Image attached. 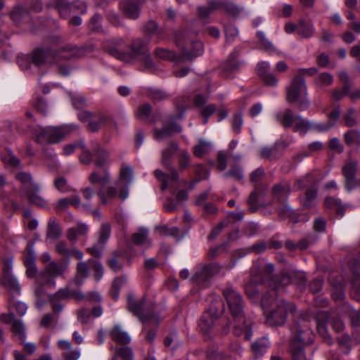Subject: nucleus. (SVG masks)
<instances>
[{"instance_id":"obj_18","label":"nucleus","mask_w":360,"mask_h":360,"mask_svg":"<svg viewBox=\"0 0 360 360\" xmlns=\"http://www.w3.org/2000/svg\"><path fill=\"white\" fill-rule=\"evenodd\" d=\"M77 127L72 124H65L59 127H48L49 133V144H55L61 141L65 137L70 134Z\"/></svg>"},{"instance_id":"obj_28","label":"nucleus","mask_w":360,"mask_h":360,"mask_svg":"<svg viewBox=\"0 0 360 360\" xmlns=\"http://www.w3.org/2000/svg\"><path fill=\"white\" fill-rule=\"evenodd\" d=\"M223 4L224 0H209L207 6H199L198 8V16L200 18H207L211 13L223 10Z\"/></svg>"},{"instance_id":"obj_17","label":"nucleus","mask_w":360,"mask_h":360,"mask_svg":"<svg viewBox=\"0 0 360 360\" xmlns=\"http://www.w3.org/2000/svg\"><path fill=\"white\" fill-rule=\"evenodd\" d=\"M56 295L60 299H66L72 297H74L78 300L84 299L86 302L91 303H100L102 299L101 295L97 292H91L84 296L81 292L72 291L68 288L59 290Z\"/></svg>"},{"instance_id":"obj_41","label":"nucleus","mask_w":360,"mask_h":360,"mask_svg":"<svg viewBox=\"0 0 360 360\" xmlns=\"http://www.w3.org/2000/svg\"><path fill=\"white\" fill-rule=\"evenodd\" d=\"M269 341L266 338H262L252 345V349L256 355H262L266 352Z\"/></svg>"},{"instance_id":"obj_12","label":"nucleus","mask_w":360,"mask_h":360,"mask_svg":"<svg viewBox=\"0 0 360 360\" xmlns=\"http://www.w3.org/2000/svg\"><path fill=\"white\" fill-rule=\"evenodd\" d=\"M276 120L285 127H294L295 131L305 133L311 127V124L296 114H277Z\"/></svg>"},{"instance_id":"obj_52","label":"nucleus","mask_w":360,"mask_h":360,"mask_svg":"<svg viewBox=\"0 0 360 360\" xmlns=\"http://www.w3.org/2000/svg\"><path fill=\"white\" fill-rule=\"evenodd\" d=\"M110 236V226L108 224H103L101 228L98 243L105 245Z\"/></svg>"},{"instance_id":"obj_23","label":"nucleus","mask_w":360,"mask_h":360,"mask_svg":"<svg viewBox=\"0 0 360 360\" xmlns=\"http://www.w3.org/2000/svg\"><path fill=\"white\" fill-rule=\"evenodd\" d=\"M217 318L218 313L217 309L210 307V309L205 311L201 316L198 323L200 330L204 333L208 332L214 326Z\"/></svg>"},{"instance_id":"obj_48","label":"nucleus","mask_w":360,"mask_h":360,"mask_svg":"<svg viewBox=\"0 0 360 360\" xmlns=\"http://www.w3.org/2000/svg\"><path fill=\"white\" fill-rule=\"evenodd\" d=\"M224 32L226 35V42L227 44L233 43L238 35V28L231 24L224 26Z\"/></svg>"},{"instance_id":"obj_49","label":"nucleus","mask_w":360,"mask_h":360,"mask_svg":"<svg viewBox=\"0 0 360 360\" xmlns=\"http://www.w3.org/2000/svg\"><path fill=\"white\" fill-rule=\"evenodd\" d=\"M120 356L123 360H134V354L130 347L116 349L115 354L112 360H117V356Z\"/></svg>"},{"instance_id":"obj_31","label":"nucleus","mask_w":360,"mask_h":360,"mask_svg":"<svg viewBox=\"0 0 360 360\" xmlns=\"http://www.w3.org/2000/svg\"><path fill=\"white\" fill-rule=\"evenodd\" d=\"M12 20L17 25L30 19V11L22 6H17L11 13Z\"/></svg>"},{"instance_id":"obj_4","label":"nucleus","mask_w":360,"mask_h":360,"mask_svg":"<svg viewBox=\"0 0 360 360\" xmlns=\"http://www.w3.org/2000/svg\"><path fill=\"white\" fill-rule=\"evenodd\" d=\"M129 45L122 38L113 39L107 47L109 54L115 58L126 62L131 63L139 56H143L148 53V41L136 38L132 40L129 47L131 51L124 50Z\"/></svg>"},{"instance_id":"obj_51","label":"nucleus","mask_w":360,"mask_h":360,"mask_svg":"<svg viewBox=\"0 0 360 360\" xmlns=\"http://www.w3.org/2000/svg\"><path fill=\"white\" fill-rule=\"evenodd\" d=\"M89 179L91 184H100L103 185L109 181L110 174L108 172H105L104 175H100L94 172L91 174Z\"/></svg>"},{"instance_id":"obj_1","label":"nucleus","mask_w":360,"mask_h":360,"mask_svg":"<svg viewBox=\"0 0 360 360\" xmlns=\"http://www.w3.org/2000/svg\"><path fill=\"white\" fill-rule=\"evenodd\" d=\"M51 45L45 48H37L31 53V60L36 66L50 61L58 62L62 60H72L82 57L86 52L83 47L67 44L56 49L61 42V37L53 36L50 39Z\"/></svg>"},{"instance_id":"obj_63","label":"nucleus","mask_w":360,"mask_h":360,"mask_svg":"<svg viewBox=\"0 0 360 360\" xmlns=\"http://www.w3.org/2000/svg\"><path fill=\"white\" fill-rule=\"evenodd\" d=\"M207 356L208 360H235L230 356L224 355L221 352L215 351L208 352Z\"/></svg>"},{"instance_id":"obj_25","label":"nucleus","mask_w":360,"mask_h":360,"mask_svg":"<svg viewBox=\"0 0 360 360\" xmlns=\"http://www.w3.org/2000/svg\"><path fill=\"white\" fill-rule=\"evenodd\" d=\"M316 27L311 20L301 18L298 20L297 35L302 39H310L315 36Z\"/></svg>"},{"instance_id":"obj_22","label":"nucleus","mask_w":360,"mask_h":360,"mask_svg":"<svg viewBox=\"0 0 360 360\" xmlns=\"http://www.w3.org/2000/svg\"><path fill=\"white\" fill-rule=\"evenodd\" d=\"M26 195L30 203L42 208H47L49 207L48 201L41 195L40 186L37 184H33V186L27 189Z\"/></svg>"},{"instance_id":"obj_32","label":"nucleus","mask_w":360,"mask_h":360,"mask_svg":"<svg viewBox=\"0 0 360 360\" xmlns=\"http://www.w3.org/2000/svg\"><path fill=\"white\" fill-rule=\"evenodd\" d=\"M110 335L114 341L121 345H127L131 342L129 335L118 325L112 329Z\"/></svg>"},{"instance_id":"obj_53","label":"nucleus","mask_w":360,"mask_h":360,"mask_svg":"<svg viewBox=\"0 0 360 360\" xmlns=\"http://www.w3.org/2000/svg\"><path fill=\"white\" fill-rule=\"evenodd\" d=\"M72 105L77 110H82L86 106V98L80 94L72 97Z\"/></svg>"},{"instance_id":"obj_11","label":"nucleus","mask_w":360,"mask_h":360,"mask_svg":"<svg viewBox=\"0 0 360 360\" xmlns=\"http://www.w3.org/2000/svg\"><path fill=\"white\" fill-rule=\"evenodd\" d=\"M89 264H91L93 266L94 270L96 271V279L99 281L102 278L103 267L99 262L94 261L93 259L88 260L87 263L84 262H80L77 263V272L73 281L76 285H82L84 281L88 277L89 274Z\"/></svg>"},{"instance_id":"obj_8","label":"nucleus","mask_w":360,"mask_h":360,"mask_svg":"<svg viewBox=\"0 0 360 360\" xmlns=\"http://www.w3.org/2000/svg\"><path fill=\"white\" fill-rule=\"evenodd\" d=\"M292 331L294 333L293 342L291 345L292 360H306L303 347L301 345L297 347L295 344L308 345L312 343L314 339V333L306 322L296 324Z\"/></svg>"},{"instance_id":"obj_20","label":"nucleus","mask_w":360,"mask_h":360,"mask_svg":"<svg viewBox=\"0 0 360 360\" xmlns=\"http://www.w3.org/2000/svg\"><path fill=\"white\" fill-rule=\"evenodd\" d=\"M142 0H122L120 8L124 15L131 20H136L141 13Z\"/></svg>"},{"instance_id":"obj_55","label":"nucleus","mask_w":360,"mask_h":360,"mask_svg":"<svg viewBox=\"0 0 360 360\" xmlns=\"http://www.w3.org/2000/svg\"><path fill=\"white\" fill-rule=\"evenodd\" d=\"M191 155L187 150H183L179 158V165L182 169L187 168L191 165Z\"/></svg>"},{"instance_id":"obj_58","label":"nucleus","mask_w":360,"mask_h":360,"mask_svg":"<svg viewBox=\"0 0 360 360\" xmlns=\"http://www.w3.org/2000/svg\"><path fill=\"white\" fill-rule=\"evenodd\" d=\"M231 122L234 132L239 134L240 132V127L243 124L241 114H233V116L231 118Z\"/></svg>"},{"instance_id":"obj_61","label":"nucleus","mask_w":360,"mask_h":360,"mask_svg":"<svg viewBox=\"0 0 360 360\" xmlns=\"http://www.w3.org/2000/svg\"><path fill=\"white\" fill-rule=\"evenodd\" d=\"M158 24L153 20H150L144 25L143 32L148 36H152L158 32Z\"/></svg>"},{"instance_id":"obj_19","label":"nucleus","mask_w":360,"mask_h":360,"mask_svg":"<svg viewBox=\"0 0 360 360\" xmlns=\"http://www.w3.org/2000/svg\"><path fill=\"white\" fill-rule=\"evenodd\" d=\"M357 171V162L349 161L342 167V174L345 179V187L349 192L356 187V172Z\"/></svg>"},{"instance_id":"obj_45","label":"nucleus","mask_w":360,"mask_h":360,"mask_svg":"<svg viewBox=\"0 0 360 360\" xmlns=\"http://www.w3.org/2000/svg\"><path fill=\"white\" fill-rule=\"evenodd\" d=\"M95 163L97 166L104 167L110 164L109 153L103 149H98L95 153Z\"/></svg>"},{"instance_id":"obj_60","label":"nucleus","mask_w":360,"mask_h":360,"mask_svg":"<svg viewBox=\"0 0 360 360\" xmlns=\"http://www.w3.org/2000/svg\"><path fill=\"white\" fill-rule=\"evenodd\" d=\"M114 256V257L109 259L108 264L112 270L115 271H118L122 267V265L118 261L120 257V252L118 251L115 252Z\"/></svg>"},{"instance_id":"obj_40","label":"nucleus","mask_w":360,"mask_h":360,"mask_svg":"<svg viewBox=\"0 0 360 360\" xmlns=\"http://www.w3.org/2000/svg\"><path fill=\"white\" fill-rule=\"evenodd\" d=\"M290 192V186L288 183H281L276 185L273 189V193L278 200H283Z\"/></svg>"},{"instance_id":"obj_30","label":"nucleus","mask_w":360,"mask_h":360,"mask_svg":"<svg viewBox=\"0 0 360 360\" xmlns=\"http://www.w3.org/2000/svg\"><path fill=\"white\" fill-rule=\"evenodd\" d=\"M240 53V49L239 47H236L233 49L225 63L224 68L226 70L229 71H236L242 66L243 62L238 60Z\"/></svg>"},{"instance_id":"obj_14","label":"nucleus","mask_w":360,"mask_h":360,"mask_svg":"<svg viewBox=\"0 0 360 360\" xmlns=\"http://www.w3.org/2000/svg\"><path fill=\"white\" fill-rule=\"evenodd\" d=\"M307 94L304 79L300 75H295L290 85L287 88V100L290 103L298 101Z\"/></svg>"},{"instance_id":"obj_34","label":"nucleus","mask_w":360,"mask_h":360,"mask_svg":"<svg viewBox=\"0 0 360 360\" xmlns=\"http://www.w3.org/2000/svg\"><path fill=\"white\" fill-rule=\"evenodd\" d=\"M88 232V226L86 224H78L75 228H70L67 231V238L70 241H76L78 236H84Z\"/></svg>"},{"instance_id":"obj_35","label":"nucleus","mask_w":360,"mask_h":360,"mask_svg":"<svg viewBox=\"0 0 360 360\" xmlns=\"http://www.w3.org/2000/svg\"><path fill=\"white\" fill-rule=\"evenodd\" d=\"M330 282L333 287V290L332 291V297L333 300L335 301L342 300L345 297V293L343 290L345 286L344 281L342 279L337 282L334 281L333 276H331L330 277Z\"/></svg>"},{"instance_id":"obj_13","label":"nucleus","mask_w":360,"mask_h":360,"mask_svg":"<svg viewBox=\"0 0 360 360\" xmlns=\"http://www.w3.org/2000/svg\"><path fill=\"white\" fill-rule=\"evenodd\" d=\"M145 305V301L141 299L139 301H136L132 295L128 296V308L129 310L138 316L139 320L144 326L145 328L148 326L149 319H151L152 316H156L154 313L146 312L143 309Z\"/></svg>"},{"instance_id":"obj_50","label":"nucleus","mask_w":360,"mask_h":360,"mask_svg":"<svg viewBox=\"0 0 360 360\" xmlns=\"http://www.w3.org/2000/svg\"><path fill=\"white\" fill-rule=\"evenodd\" d=\"M56 252L58 255L66 257L65 259L70 260V257L72 256V250L70 249L68 244L63 240H60L56 244Z\"/></svg>"},{"instance_id":"obj_3","label":"nucleus","mask_w":360,"mask_h":360,"mask_svg":"<svg viewBox=\"0 0 360 360\" xmlns=\"http://www.w3.org/2000/svg\"><path fill=\"white\" fill-rule=\"evenodd\" d=\"M274 291L271 295L262 297L261 306L266 315V321L270 326H282L287 318L295 311V306L291 302L274 297Z\"/></svg>"},{"instance_id":"obj_46","label":"nucleus","mask_w":360,"mask_h":360,"mask_svg":"<svg viewBox=\"0 0 360 360\" xmlns=\"http://www.w3.org/2000/svg\"><path fill=\"white\" fill-rule=\"evenodd\" d=\"M345 141L347 145H360V131L349 130L345 134Z\"/></svg>"},{"instance_id":"obj_29","label":"nucleus","mask_w":360,"mask_h":360,"mask_svg":"<svg viewBox=\"0 0 360 360\" xmlns=\"http://www.w3.org/2000/svg\"><path fill=\"white\" fill-rule=\"evenodd\" d=\"M59 347L63 351V356L66 360H77L80 356L79 349H73L71 343L67 340H59Z\"/></svg>"},{"instance_id":"obj_15","label":"nucleus","mask_w":360,"mask_h":360,"mask_svg":"<svg viewBox=\"0 0 360 360\" xmlns=\"http://www.w3.org/2000/svg\"><path fill=\"white\" fill-rule=\"evenodd\" d=\"M221 269L222 266L218 263L201 265L198 268L191 279L198 284L202 283L213 276L219 273Z\"/></svg>"},{"instance_id":"obj_43","label":"nucleus","mask_w":360,"mask_h":360,"mask_svg":"<svg viewBox=\"0 0 360 360\" xmlns=\"http://www.w3.org/2000/svg\"><path fill=\"white\" fill-rule=\"evenodd\" d=\"M212 144L209 142L200 140L199 143L194 146L193 153L198 158H202L203 155L209 153L212 150Z\"/></svg>"},{"instance_id":"obj_5","label":"nucleus","mask_w":360,"mask_h":360,"mask_svg":"<svg viewBox=\"0 0 360 360\" xmlns=\"http://www.w3.org/2000/svg\"><path fill=\"white\" fill-rule=\"evenodd\" d=\"M225 297L229 307L230 311L234 319V333L236 335L244 334L245 339L250 340L252 338V333L250 324L245 323L243 316V303L241 295L232 288H227L224 290Z\"/></svg>"},{"instance_id":"obj_42","label":"nucleus","mask_w":360,"mask_h":360,"mask_svg":"<svg viewBox=\"0 0 360 360\" xmlns=\"http://www.w3.org/2000/svg\"><path fill=\"white\" fill-rule=\"evenodd\" d=\"M49 133H48L47 127H41L34 129L33 136L35 140L41 144H49Z\"/></svg>"},{"instance_id":"obj_16","label":"nucleus","mask_w":360,"mask_h":360,"mask_svg":"<svg viewBox=\"0 0 360 360\" xmlns=\"http://www.w3.org/2000/svg\"><path fill=\"white\" fill-rule=\"evenodd\" d=\"M316 181V179L310 174L307 175L303 179L298 180L297 182L298 188L307 187L308 183L311 184L310 188L307 190L304 198L302 200V204L306 207H311L316 198L317 189L315 186Z\"/></svg>"},{"instance_id":"obj_59","label":"nucleus","mask_w":360,"mask_h":360,"mask_svg":"<svg viewBox=\"0 0 360 360\" xmlns=\"http://www.w3.org/2000/svg\"><path fill=\"white\" fill-rule=\"evenodd\" d=\"M2 160L5 164L11 165L15 167H19L20 165V160L14 156L11 153L3 155Z\"/></svg>"},{"instance_id":"obj_62","label":"nucleus","mask_w":360,"mask_h":360,"mask_svg":"<svg viewBox=\"0 0 360 360\" xmlns=\"http://www.w3.org/2000/svg\"><path fill=\"white\" fill-rule=\"evenodd\" d=\"M225 175L226 176H231L236 180H240L243 177V170L241 167L238 166H234L232 169L228 172L226 173Z\"/></svg>"},{"instance_id":"obj_10","label":"nucleus","mask_w":360,"mask_h":360,"mask_svg":"<svg viewBox=\"0 0 360 360\" xmlns=\"http://www.w3.org/2000/svg\"><path fill=\"white\" fill-rule=\"evenodd\" d=\"M69 266V259H62L59 262H51L46 266L44 271L37 276V282L40 285H48L51 288H55V278L63 277Z\"/></svg>"},{"instance_id":"obj_56","label":"nucleus","mask_w":360,"mask_h":360,"mask_svg":"<svg viewBox=\"0 0 360 360\" xmlns=\"http://www.w3.org/2000/svg\"><path fill=\"white\" fill-rule=\"evenodd\" d=\"M72 13H79L81 14H84L86 13V4L81 0H75L70 3Z\"/></svg>"},{"instance_id":"obj_37","label":"nucleus","mask_w":360,"mask_h":360,"mask_svg":"<svg viewBox=\"0 0 360 360\" xmlns=\"http://www.w3.org/2000/svg\"><path fill=\"white\" fill-rule=\"evenodd\" d=\"M159 323V320L157 316H152L151 319H149V323L146 329L143 326V330L147 331V335L146 336V340L150 342H153L155 334H156V328Z\"/></svg>"},{"instance_id":"obj_24","label":"nucleus","mask_w":360,"mask_h":360,"mask_svg":"<svg viewBox=\"0 0 360 360\" xmlns=\"http://www.w3.org/2000/svg\"><path fill=\"white\" fill-rule=\"evenodd\" d=\"M181 127L176 122L171 121L169 123L163 125L161 129H155L154 132V138L155 140L160 141L172 136L174 132H180Z\"/></svg>"},{"instance_id":"obj_47","label":"nucleus","mask_w":360,"mask_h":360,"mask_svg":"<svg viewBox=\"0 0 360 360\" xmlns=\"http://www.w3.org/2000/svg\"><path fill=\"white\" fill-rule=\"evenodd\" d=\"M148 231L145 229H141L138 231V232L134 233L132 236V240L134 243L137 245H148L150 244V242L148 241Z\"/></svg>"},{"instance_id":"obj_7","label":"nucleus","mask_w":360,"mask_h":360,"mask_svg":"<svg viewBox=\"0 0 360 360\" xmlns=\"http://www.w3.org/2000/svg\"><path fill=\"white\" fill-rule=\"evenodd\" d=\"M178 148V143L175 142H172L169 144V147L163 150L162 153V164L167 168L170 169V174H166L160 169H156L154 172L156 179L162 183V190L175 189L180 184L178 172L174 167H172V165L169 162V160L173 155V153L171 152V149L177 150Z\"/></svg>"},{"instance_id":"obj_6","label":"nucleus","mask_w":360,"mask_h":360,"mask_svg":"<svg viewBox=\"0 0 360 360\" xmlns=\"http://www.w3.org/2000/svg\"><path fill=\"white\" fill-rule=\"evenodd\" d=\"M134 171L130 166H123L120 170V176L114 186L108 187L105 192L99 191L98 196L102 204H108L112 201L117 196L122 200L129 196V185L132 181Z\"/></svg>"},{"instance_id":"obj_38","label":"nucleus","mask_w":360,"mask_h":360,"mask_svg":"<svg viewBox=\"0 0 360 360\" xmlns=\"http://www.w3.org/2000/svg\"><path fill=\"white\" fill-rule=\"evenodd\" d=\"M56 8L63 18H67L72 14L71 4L65 0H56Z\"/></svg>"},{"instance_id":"obj_2","label":"nucleus","mask_w":360,"mask_h":360,"mask_svg":"<svg viewBox=\"0 0 360 360\" xmlns=\"http://www.w3.org/2000/svg\"><path fill=\"white\" fill-rule=\"evenodd\" d=\"M174 41L176 44L182 49V56L164 48H157L155 50V56L162 60L181 63L184 60V58L192 60L203 53L204 48L202 43L195 40L194 37L189 36L187 31L175 33Z\"/></svg>"},{"instance_id":"obj_57","label":"nucleus","mask_w":360,"mask_h":360,"mask_svg":"<svg viewBox=\"0 0 360 360\" xmlns=\"http://www.w3.org/2000/svg\"><path fill=\"white\" fill-rule=\"evenodd\" d=\"M12 331L20 338H25V327L22 321L14 320L12 325Z\"/></svg>"},{"instance_id":"obj_64","label":"nucleus","mask_w":360,"mask_h":360,"mask_svg":"<svg viewBox=\"0 0 360 360\" xmlns=\"http://www.w3.org/2000/svg\"><path fill=\"white\" fill-rule=\"evenodd\" d=\"M91 316V311L85 308L81 309L77 314V319L82 323H86Z\"/></svg>"},{"instance_id":"obj_44","label":"nucleus","mask_w":360,"mask_h":360,"mask_svg":"<svg viewBox=\"0 0 360 360\" xmlns=\"http://www.w3.org/2000/svg\"><path fill=\"white\" fill-rule=\"evenodd\" d=\"M256 266L255 274L256 273L257 277L259 278L261 282H264V274L267 273L268 274H271L274 270V266L271 264H255L252 267Z\"/></svg>"},{"instance_id":"obj_33","label":"nucleus","mask_w":360,"mask_h":360,"mask_svg":"<svg viewBox=\"0 0 360 360\" xmlns=\"http://www.w3.org/2000/svg\"><path fill=\"white\" fill-rule=\"evenodd\" d=\"M4 282L13 293L20 294V285L17 278L10 272L8 268L4 271Z\"/></svg>"},{"instance_id":"obj_9","label":"nucleus","mask_w":360,"mask_h":360,"mask_svg":"<svg viewBox=\"0 0 360 360\" xmlns=\"http://www.w3.org/2000/svg\"><path fill=\"white\" fill-rule=\"evenodd\" d=\"M342 311H344V309L342 307L341 309L338 310V314H335V313L329 314L327 311H321L318 314L316 321L317 330L319 334L328 345H331L333 340L326 328V323H331L332 327L337 332L343 330L345 325L340 319V317L345 316H342Z\"/></svg>"},{"instance_id":"obj_21","label":"nucleus","mask_w":360,"mask_h":360,"mask_svg":"<svg viewBox=\"0 0 360 360\" xmlns=\"http://www.w3.org/2000/svg\"><path fill=\"white\" fill-rule=\"evenodd\" d=\"M270 68L271 65L269 63L262 61L257 65L256 72L266 85L275 86L277 85L278 80L274 75L269 73Z\"/></svg>"},{"instance_id":"obj_36","label":"nucleus","mask_w":360,"mask_h":360,"mask_svg":"<svg viewBox=\"0 0 360 360\" xmlns=\"http://www.w3.org/2000/svg\"><path fill=\"white\" fill-rule=\"evenodd\" d=\"M223 11L229 15L238 16L243 11V8L230 0H224Z\"/></svg>"},{"instance_id":"obj_54","label":"nucleus","mask_w":360,"mask_h":360,"mask_svg":"<svg viewBox=\"0 0 360 360\" xmlns=\"http://www.w3.org/2000/svg\"><path fill=\"white\" fill-rule=\"evenodd\" d=\"M34 109L39 112H44L48 109V103L43 97H37L32 101Z\"/></svg>"},{"instance_id":"obj_39","label":"nucleus","mask_w":360,"mask_h":360,"mask_svg":"<svg viewBox=\"0 0 360 360\" xmlns=\"http://www.w3.org/2000/svg\"><path fill=\"white\" fill-rule=\"evenodd\" d=\"M61 235V229L55 219H51L49 221L48 229L46 232V239H57Z\"/></svg>"},{"instance_id":"obj_26","label":"nucleus","mask_w":360,"mask_h":360,"mask_svg":"<svg viewBox=\"0 0 360 360\" xmlns=\"http://www.w3.org/2000/svg\"><path fill=\"white\" fill-rule=\"evenodd\" d=\"M101 114H79V120L87 124L89 128L93 131H97L103 124L105 120L103 117L99 116Z\"/></svg>"},{"instance_id":"obj_27","label":"nucleus","mask_w":360,"mask_h":360,"mask_svg":"<svg viewBox=\"0 0 360 360\" xmlns=\"http://www.w3.org/2000/svg\"><path fill=\"white\" fill-rule=\"evenodd\" d=\"M255 269L256 266L251 268L250 279L245 287L247 295L253 301H256L259 298V291L257 287V283H262L257 274H255Z\"/></svg>"}]
</instances>
